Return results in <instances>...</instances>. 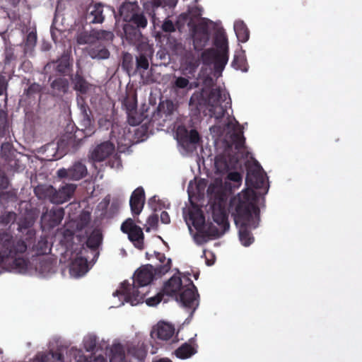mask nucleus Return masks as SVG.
<instances>
[{"mask_svg":"<svg viewBox=\"0 0 362 362\" xmlns=\"http://www.w3.org/2000/svg\"><path fill=\"white\" fill-rule=\"evenodd\" d=\"M161 29L163 32L168 33L175 31V27L173 22L168 18L163 21L161 25Z\"/></svg>","mask_w":362,"mask_h":362,"instance_id":"61","label":"nucleus"},{"mask_svg":"<svg viewBox=\"0 0 362 362\" xmlns=\"http://www.w3.org/2000/svg\"><path fill=\"white\" fill-rule=\"evenodd\" d=\"M103 241V234L98 229H94L88 237L86 242V247L92 250H96Z\"/></svg>","mask_w":362,"mask_h":362,"instance_id":"36","label":"nucleus"},{"mask_svg":"<svg viewBox=\"0 0 362 362\" xmlns=\"http://www.w3.org/2000/svg\"><path fill=\"white\" fill-rule=\"evenodd\" d=\"M57 64L55 67L56 71L62 75H66L71 66L69 57L67 54H63L58 59L48 62L45 65V69H49L52 64Z\"/></svg>","mask_w":362,"mask_h":362,"instance_id":"26","label":"nucleus"},{"mask_svg":"<svg viewBox=\"0 0 362 362\" xmlns=\"http://www.w3.org/2000/svg\"><path fill=\"white\" fill-rule=\"evenodd\" d=\"M225 233L226 232H223V229L221 228L218 229L212 223H207L204 225L203 230H200L199 233L202 234V236L204 237L218 238Z\"/></svg>","mask_w":362,"mask_h":362,"instance_id":"38","label":"nucleus"},{"mask_svg":"<svg viewBox=\"0 0 362 362\" xmlns=\"http://www.w3.org/2000/svg\"><path fill=\"white\" fill-rule=\"evenodd\" d=\"M158 223V216L157 214H152L147 218V224L148 226L146 228V231L149 232L151 228H156Z\"/></svg>","mask_w":362,"mask_h":362,"instance_id":"60","label":"nucleus"},{"mask_svg":"<svg viewBox=\"0 0 362 362\" xmlns=\"http://www.w3.org/2000/svg\"><path fill=\"white\" fill-rule=\"evenodd\" d=\"M229 211L239 228V239L245 247L254 242L249 228H256L260 221V210L257 206V197L252 189L241 192L230 199Z\"/></svg>","mask_w":362,"mask_h":362,"instance_id":"1","label":"nucleus"},{"mask_svg":"<svg viewBox=\"0 0 362 362\" xmlns=\"http://www.w3.org/2000/svg\"><path fill=\"white\" fill-rule=\"evenodd\" d=\"M183 286L181 278L174 275L165 283L163 292L166 296L176 298L177 291H180Z\"/></svg>","mask_w":362,"mask_h":362,"instance_id":"24","label":"nucleus"},{"mask_svg":"<svg viewBox=\"0 0 362 362\" xmlns=\"http://www.w3.org/2000/svg\"><path fill=\"white\" fill-rule=\"evenodd\" d=\"M187 281L188 284L182 287L180 294L176 296V300H180L183 307L191 309L192 314L199 305V296L192 281L189 277Z\"/></svg>","mask_w":362,"mask_h":362,"instance_id":"6","label":"nucleus"},{"mask_svg":"<svg viewBox=\"0 0 362 362\" xmlns=\"http://www.w3.org/2000/svg\"><path fill=\"white\" fill-rule=\"evenodd\" d=\"M114 38L112 32L105 30L93 29L90 32L83 30L78 33L76 35V42L78 45H90L99 41L109 42Z\"/></svg>","mask_w":362,"mask_h":362,"instance_id":"7","label":"nucleus"},{"mask_svg":"<svg viewBox=\"0 0 362 362\" xmlns=\"http://www.w3.org/2000/svg\"><path fill=\"white\" fill-rule=\"evenodd\" d=\"M126 40L132 44L139 42L142 36L141 29L133 26L132 24L126 23L123 26Z\"/></svg>","mask_w":362,"mask_h":362,"instance_id":"30","label":"nucleus"},{"mask_svg":"<svg viewBox=\"0 0 362 362\" xmlns=\"http://www.w3.org/2000/svg\"><path fill=\"white\" fill-rule=\"evenodd\" d=\"M227 97H229V94L221 87H217L210 90L207 100L201 93H193L189 99V105L192 110L200 112L206 103L209 106H216V105L225 102Z\"/></svg>","mask_w":362,"mask_h":362,"instance_id":"4","label":"nucleus"},{"mask_svg":"<svg viewBox=\"0 0 362 362\" xmlns=\"http://www.w3.org/2000/svg\"><path fill=\"white\" fill-rule=\"evenodd\" d=\"M175 111V104L170 100H167L159 103L157 108V115L162 117H167L173 115Z\"/></svg>","mask_w":362,"mask_h":362,"instance_id":"44","label":"nucleus"},{"mask_svg":"<svg viewBox=\"0 0 362 362\" xmlns=\"http://www.w3.org/2000/svg\"><path fill=\"white\" fill-rule=\"evenodd\" d=\"M110 362H126L125 350L120 344H115L110 349Z\"/></svg>","mask_w":362,"mask_h":362,"instance_id":"39","label":"nucleus"},{"mask_svg":"<svg viewBox=\"0 0 362 362\" xmlns=\"http://www.w3.org/2000/svg\"><path fill=\"white\" fill-rule=\"evenodd\" d=\"M188 219L198 233L203 230L206 222L204 213L200 209L193 208L191 209L189 211Z\"/></svg>","mask_w":362,"mask_h":362,"instance_id":"25","label":"nucleus"},{"mask_svg":"<svg viewBox=\"0 0 362 362\" xmlns=\"http://www.w3.org/2000/svg\"><path fill=\"white\" fill-rule=\"evenodd\" d=\"M122 66L129 75H136V64H134V57L130 53L123 54Z\"/></svg>","mask_w":362,"mask_h":362,"instance_id":"43","label":"nucleus"},{"mask_svg":"<svg viewBox=\"0 0 362 362\" xmlns=\"http://www.w3.org/2000/svg\"><path fill=\"white\" fill-rule=\"evenodd\" d=\"M85 18L90 24L102 23L105 20L103 5L100 3L90 4L86 10Z\"/></svg>","mask_w":362,"mask_h":362,"instance_id":"16","label":"nucleus"},{"mask_svg":"<svg viewBox=\"0 0 362 362\" xmlns=\"http://www.w3.org/2000/svg\"><path fill=\"white\" fill-rule=\"evenodd\" d=\"M127 23L141 30L146 28L148 20L144 12L139 10L132 16L131 19Z\"/></svg>","mask_w":362,"mask_h":362,"instance_id":"45","label":"nucleus"},{"mask_svg":"<svg viewBox=\"0 0 362 362\" xmlns=\"http://www.w3.org/2000/svg\"><path fill=\"white\" fill-rule=\"evenodd\" d=\"M16 214L13 211L6 212L1 216V222L4 225L13 223L16 220Z\"/></svg>","mask_w":362,"mask_h":362,"instance_id":"56","label":"nucleus"},{"mask_svg":"<svg viewBox=\"0 0 362 362\" xmlns=\"http://www.w3.org/2000/svg\"><path fill=\"white\" fill-rule=\"evenodd\" d=\"M227 110V105L224 106L221 104L216 105V106H210L209 111L211 116L214 117L216 119H221L224 117Z\"/></svg>","mask_w":362,"mask_h":362,"instance_id":"51","label":"nucleus"},{"mask_svg":"<svg viewBox=\"0 0 362 362\" xmlns=\"http://www.w3.org/2000/svg\"><path fill=\"white\" fill-rule=\"evenodd\" d=\"M13 235L8 232L2 231L0 232V248L1 251L4 252L6 254L11 255L12 252L11 247L13 245Z\"/></svg>","mask_w":362,"mask_h":362,"instance_id":"41","label":"nucleus"},{"mask_svg":"<svg viewBox=\"0 0 362 362\" xmlns=\"http://www.w3.org/2000/svg\"><path fill=\"white\" fill-rule=\"evenodd\" d=\"M16 189H11L7 191L1 190L0 192V205L4 206L11 202H16L17 200Z\"/></svg>","mask_w":362,"mask_h":362,"instance_id":"46","label":"nucleus"},{"mask_svg":"<svg viewBox=\"0 0 362 362\" xmlns=\"http://www.w3.org/2000/svg\"><path fill=\"white\" fill-rule=\"evenodd\" d=\"M51 93L54 96H62L69 90V81L66 78L59 77L50 83Z\"/></svg>","mask_w":362,"mask_h":362,"instance_id":"28","label":"nucleus"},{"mask_svg":"<svg viewBox=\"0 0 362 362\" xmlns=\"http://www.w3.org/2000/svg\"><path fill=\"white\" fill-rule=\"evenodd\" d=\"M11 185L10 180L4 170H0V190H5Z\"/></svg>","mask_w":362,"mask_h":362,"instance_id":"58","label":"nucleus"},{"mask_svg":"<svg viewBox=\"0 0 362 362\" xmlns=\"http://www.w3.org/2000/svg\"><path fill=\"white\" fill-rule=\"evenodd\" d=\"M27 84L29 85L28 88L24 90V94L28 98L33 97L36 94H39L42 90V87L37 83H30V80L28 79Z\"/></svg>","mask_w":362,"mask_h":362,"instance_id":"50","label":"nucleus"},{"mask_svg":"<svg viewBox=\"0 0 362 362\" xmlns=\"http://www.w3.org/2000/svg\"><path fill=\"white\" fill-rule=\"evenodd\" d=\"M231 141L236 150H240L245 146V138L242 130L233 132L230 136Z\"/></svg>","mask_w":362,"mask_h":362,"instance_id":"47","label":"nucleus"},{"mask_svg":"<svg viewBox=\"0 0 362 362\" xmlns=\"http://www.w3.org/2000/svg\"><path fill=\"white\" fill-rule=\"evenodd\" d=\"M214 45L217 49H205L202 53L201 58L204 65L213 64L215 73L221 75L228 60V42L226 35L218 34L215 37Z\"/></svg>","mask_w":362,"mask_h":362,"instance_id":"3","label":"nucleus"},{"mask_svg":"<svg viewBox=\"0 0 362 362\" xmlns=\"http://www.w3.org/2000/svg\"><path fill=\"white\" fill-rule=\"evenodd\" d=\"M139 56L136 57V74L139 72L142 76L149 67L148 59L153 56V51L148 44H141L138 47Z\"/></svg>","mask_w":362,"mask_h":362,"instance_id":"12","label":"nucleus"},{"mask_svg":"<svg viewBox=\"0 0 362 362\" xmlns=\"http://www.w3.org/2000/svg\"><path fill=\"white\" fill-rule=\"evenodd\" d=\"M10 138V126L7 111L0 109V139Z\"/></svg>","mask_w":362,"mask_h":362,"instance_id":"35","label":"nucleus"},{"mask_svg":"<svg viewBox=\"0 0 362 362\" xmlns=\"http://www.w3.org/2000/svg\"><path fill=\"white\" fill-rule=\"evenodd\" d=\"M121 230L128 235L129 240L135 247L139 250L144 249V235L143 230L140 226L134 223L133 219L129 218L124 221L121 225Z\"/></svg>","mask_w":362,"mask_h":362,"instance_id":"9","label":"nucleus"},{"mask_svg":"<svg viewBox=\"0 0 362 362\" xmlns=\"http://www.w3.org/2000/svg\"><path fill=\"white\" fill-rule=\"evenodd\" d=\"M88 56L98 60L107 59L110 57V52L106 46L101 42L94 43L87 49Z\"/></svg>","mask_w":362,"mask_h":362,"instance_id":"22","label":"nucleus"},{"mask_svg":"<svg viewBox=\"0 0 362 362\" xmlns=\"http://www.w3.org/2000/svg\"><path fill=\"white\" fill-rule=\"evenodd\" d=\"M25 230H26V233L23 238H21L16 242L13 240L12 247H11L12 252L10 256L11 258H13L18 255L25 253L28 248H31V245L35 241V230L28 228L26 223L19 224L18 230L23 233Z\"/></svg>","mask_w":362,"mask_h":362,"instance_id":"5","label":"nucleus"},{"mask_svg":"<svg viewBox=\"0 0 362 362\" xmlns=\"http://www.w3.org/2000/svg\"><path fill=\"white\" fill-rule=\"evenodd\" d=\"M87 249L82 245L76 257L74 259L70 267V272L75 276H82L88 271V258L83 256Z\"/></svg>","mask_w":362,"mask_h":362,"instance_id":"14","label":"nucleus"},{"mask_svg":"<svg viewBox=\"0 0 362 362\" xmlns=\"http://www.w3.org/2000/svg\"><path fill=\"white\" fill-rule=\"evenodd\" d=\"M123 105L125 107L127 113L128 115V120L130 124L136 125L139 122L134 121V119L132 115L136 112L137 102L136 98H126L124 100Z\"/></svg>","mask_w":362,"mask_h":362,"instance_id":"34","label":"nucleus"},{"mask_svg":"<svg viewBox=\"0 0 362 362\" xmlns=\"http://www.w3.org/2000/svg\"><path fill=\"white\" fill-rule=\"evenodd\" d=\"M232 66L243 72L247 71V64L245 58L241 55H235L231 63Z\"/></svg>","mask_w":362,"mask_h":362,"instance_id":"49","label":"nucleus"},{"mask_svg":"<svg viewBox=\"0 0 362 362\" xmlns=\"http://www.w3.org/2000/svg\"><path fill=\"white\" fill-rule=\"evenodd\" d=\"M166 37V46L176 55L182 56L185 53V46L180 40L171 36L170 34Z\"/></svg>","mask_w":362,"mask_h":362,"instance_id":"32","label":"nucleus"},{"mask_svg":"<svg viewBox=\"0 0 362 362\" xmlns=\"http://www.w3.org/2000/svg\"><path fill=\"white\" fill-rule=\"evenodd\" d=\"M234 30L240 42H246L249 40L250 32L243 21H236L235 22Z\"/></svg>","mask_w":362,"mask_h":362,"instance_id":"37","label":"nucleus"},{"mask_svg":"<svg viewBox=\"0 0 362 362\" xmlns=\"http://www.w3.org/2000/svg\"><path fill=\"white\" fill-rule=\"evenodd\" d=\"M8 87V80L6 76L0 74V96L4 95V100L6 103L8 100L7 89Z\"/></svg>","mask_w":362,"mask_h":362,"instance_id":"53","label":"nucleus"},{"mask_svg":"<svg viewBox=\"0 0 362 362\" xmlns=\"http://www.w3.org/2000/svg\"><path fill=\"white\" fill-rule=\"evenodd\" d=\"M245 182L248 187L246 190L249 189H252L255 193H257L254 189L263 188L265 184L264 170L257 161H255L252 165L247 166ZM243 192H244V190ZM256 194L258 197L257 194Z\"/></svg>","mask_w":362,"mask_h":362,"instance_id":"8","label":"nucleus"},{"mask_svg":"<svg viewBox=\"0 0 362 362\" xmlns=\"http://www.w3.org/2000/svg\"><path fill=\"white\" fill-rule=\"evenodd\" d=\"M64 216V210L62 207L53 206L47 209L41 216V223L45 228H53L60 224Z\"/></svg>","mask_w":362,"mask_h":362,"instance_id":"11","label":"nucleus"},{"mask_svg":"<svg viewBox=\"0 0 362 362\" xmlns=\"http://www.w3.org/2000/svg\"><path fill=\"white\" fill-rule=\"evenodd\" d=\"M239 165V160L236 156L218 155L215 158V167L220 173H226L230 170L236 169Z\"/></svg>","mask_w":362,"mask_h":362,"instance_id":"13","label":"nucleus"},{"mask_svg":"<svg viewBox=\"0 0 362 362\" xmlns=\"http://www.w3.org/2000/svg\"><path fill=\"white\" fill-rule=\"evenodd\" d=\"M208 40L209 36L206 32L195 34L193 39L194 49H202L206 45Z\"/></svg>","mask_w":362,"mask_h":362,"instance_id":"48","label":"nucleus"},{"mask_svg":"<svg viewBox=\"0 0 362 362\" xmlns=\"http://www.w3.org/2000/svg\"><path fill=\"white\" fill-rule=\"evenodd\" d=\"M145 192L142 187H137L132 194L129 200V205L132 213L134 215H139L144 206Z\"/></svg>","mask_w":362,"mask_h":362,"instance_id":"15","label":"nucleus"},{"mask_svg":"<svg viewBox=\"0 0 362 362\" xmlns=\"http://www.w3.org/2000/svg\"><path fill=\"white\" fill-rule=\"evenodd\" d=\"M97 345V339L95 336H88L84 339V348L87 351H94Z\"/></svg>","mask_w":362,"mask_h":362,"instance_id":"54","label":"nucleus"},{"mask_svg":"<svg viewBox=\"0 0 362 362\" xmlns=\"http://www.w3.org/2000/svg\"><path fill=\"white\" fill-rule=\"evenodd\" d=\"M62 235L64 238V240L69 243L73 240L74 236V230L73 229H70L69 228H65L63 230Z\"/></svg>","mask_w":362,"mask_h":362,"instance_id":"64","label":"nucleus"},{"mask_svg":"<svg viewBox=\"0 0 362 362\" xmlns=\"http://www.w3.org/2000/svg\"><path fill=\"white\" fill-rule=\"evenodd\" d=\"M74 89L79 91L82 94L86 93L89 90V83L81 75L79 71H77L76 74L71 78Z\"/></svg>","mask_w":362,"mask_h":362,"instance_id":"33","label":"nucleus"},{"mask_svg":"<svg viewBox=\"0 0 362 362\" xmlns=\"http://www.w3.org/2000/svg\"><path fill=\"white\" fill-rule=\"evenodd\" d=\"M139 10L137 3L124 2L119 6V14L122 20L127 23Z\"/></svg>","mask_w":362,"mask_h":362,"instance_id":"27","label":"nucleus"},{"mask_svg":"<svg viewBox=\"0 0 362 362\" xmlns=\"http://www.w3.org/2000/svg\"><path fill=\"white\" fill-rule=\"evenodd\" d=\"M87 175V168L81 161H76L69 168H62L57 171L59 178H66L74 181H78L86 177Z\"/></svg>","mask_w":362,"mask_h":362,"instance_id":"10","label":"nucleus"},{"mask_svg":"<svg viewBox=\"0 0 362 362\" xmlns=\"http://www.w3.org/2000/svg\"><path fill=\"white\" fill-rule=\"evenodd\" d=\"M148 349L144 343L129 344L127 345V355L132 356L137 362H144L147 355Z\"/></svg>","mask_w":362,"mask_h":362,"instance_id":"21","label":"nucleus"},{"mask_svg":"<svg viewBox=\"0 0 362 362\" xmlns=\"http://www.w3.org/2000/svg\"><path fill=\"white\" fill-rule=\"evenodd\" d=\"M37 42L36 33L30 32L27 35L26 40L25 42V49H32L35 46Z\"/></svg>","mask_w":362,"mask_h":362,"instance_id":"55","label":"nucleus"},{"mask_svg":"<svg viewBox=\"0 0 362 362\" xmlns=\"http://www.w3.org/2000/svg\"><path fill=\"white\" fill-rule=\"evenodd\" d=\"M165 295V294L162 291L160 293H158L155 296L147 298L146 300V303L149 306H155L163 300Z\"/></svg>","mask_w":362,"mask_h":362,"instance_id":"59","label":"nucleus"},{"mask_svg":"<svg viewBox=\"0 0 362 362\" xmlns=\"http://www.w3.org/2000/svg\"><path fill=\"white\" fill-rule=\"evenodd\" d=\"M34 193L39 199L56 204L53 199L56 197V189L52 185H38L34 188Z\"/></svg>","mask_w":362,"mask_h":362,"instance_id":"23","label":"nucleus"},{"mask_svg":"<svg viewBox=\"0 0 362 362\" xmlns=\"http://www.w3.org/2000/svg\"><path fill=\"white\" fill-rule=\"evenodd\" d=\"M13 259V265L16 269H25L27 268L28 262L25 259L16 257V256Z\"/></svg>","mask_w":362,"mask_h":362,"instance_id":"62","label":"nucleus"},{"mask_svg":"<svg viewBox=\"0 0 362 362\" xmlns=\"http://www.w3.org/2000/svg\"><path fill=\"white\" fill-rule=\"evenodd\" d=\"M173 88L175 90L179 89H191L192 87L189 84V81L185 77L179 76L176 77L175 81L173 82Z\"/></svg>","mask_w":362,"mask_h":362,"instance_id":"52","label":"nucleus"},{"mask_svg":"<svg viewBox=\"0 0 362 362\" xmlns=\"http://www.w3.org/2000/svg\"><path fill=\"white\" fill-rule=\"evenodd\" d=\"M174 333L175 327L173 325L165 322H160L156 328H153L151 336L160 340L167 341L173 336Z\"/></svg>","mask_w":362,"mask_h":362,"instance_id":"18","label":"nucleus"},{"mask_svg":"<svg viewBox=\"0 0 362 362\" xmlns=\"http://www.w3.org/2000/svg\"><path fill=\"white\" fill-rule=\"evenodd\" d=\"M214 221L222 229L223 232H226L230 227L228 220V214L223 208L218 207L214 209L212 212Z\"/></svg>","mask_w":362,"mask_h":362,"instance_id":"29","label":"nucleus"},{"mask_svg":"<svg viewBox=\"0 0 362 362\" xmlns=\"http://www.w3.org/2000/svg\"><path fill=\"white\" fill-rule=\"evenodd\" d=\"M76 187L75 184H65L59 189H56V197L53 199L57 204L69 201L74 195Z\"/></svg>","mask_w":362,"mask_h":362,"instance_id":"20","label":"nucleus"},{"mask_svg":"<svg viewBox=\"0 0 362 362\" xmlns=\"http://www.w3.org/2000/svg\"><path fill=\"white\" fill-rule=\"evenodd\" d=\"M31 250L36 252L37 255H46L50 252L51 248L49 247L48 240L46 237H40L37 243L35 244V241L31 245Z\"/></svg>","mask_w":362,"mask_h":362,"instance_id":"40","label":"nucleus"},{"mask_svg":"<svg viewBox=\"0 0 362 362\" xmlns=\"http://www.w3.org/2000/svg\"><path fill=\"white\" fill-rule=\"evenodd\" d=\"M115 151V146L110 141L98 145L92 151L90 158L94 161H103L109 157Z\"/></svg>","mask_w":362,"mask_h":362,"instance_id":"17","label":"nucleus"},{"mask_svg":"<svg viewBox=\"0 0 362 362\" xmlns=\"http://www.w3.org/2000/svg\"><path fill=\"white\" fill-rule=\"evenodd\" d=\"M156 257L159 260L160 264L154 267L155 272L158 276H161L168 272L171 268V259H167L163 253L155 252Z\"/></svg>","mask_w":362,"mask_h":362,"instance_id":"31","label":"nucleus"},{"mask_svg":"<svg viewBox=\"0 0 362 362\" xmlns=\"http://www.w3.org/2000/svg\"><path fill=\"white\" fill-rule=\"evenodd\" d=\"M185 141L191 144H197L200 141V136L198 132L195 129L189 131L185 138Z\"/></svg>","mask_w":362,"mask_h":362,"instance_id":"57","label":"nucleus"},{"mask_svg":"<svg viewBox=\"0 0 362 362\" xmlns=\"http://www.w3.org/2000/svg\"><path fill=\"white\" fill-rule=\"evenodd\" d=\"M155 276L158 274L151 264H146L137 269L134 274L132 288L125 282L122 284V293L126 296L127 301L131 302L132 305L143 302L145 295L140 293L139 288L150 284Z\"/></svg>","mask_w":362,"mask_h":362,"instance_id":"2","label":"nucleus"},{"mask_svg":"<svg viewBox=\"0 0 362 362\" xmlns=\"http://www.w3.org/2000/svg\"><path fill=\"white\" fill-rule=\"evenodd\" d=\"M81 117V125L84 127V133L86 136H90L95 132V121L92 112H90V115L86 113L82 115Z\"/></svg>","mask_w":362,"mask_h":362,"instance_id":"42","label":"nucleus"},{"mask_svg":"<svg viewBox=\"0 0 362 362\" xmlns=\"http://www.w3.org/2000/svg\"><path fill=\"white\" fill-rule=\"evenodd\" d=\"M197 344L194 338L189 339L188 342L182 344L175 351V356L180 359H187L197 352Z\"/></svg>","mask_w":362,"mask_h":362,"instance_id":"19","label":"nucleus"},{"mask_svg":"<svg viewBox=\"0 0 362 362\" xmlns=\"http://www.w3.org/2000/svg\"><path fill=\"white\" fill-rule=\"evenodd\" d=\"M36 358L39 362H52L53 356L51 354V351H49L47 353H39Z\"/></svg>","mask_w":362,"mask_h":362,"instance_id":"63","label":"nucleus"}]
</instances>
